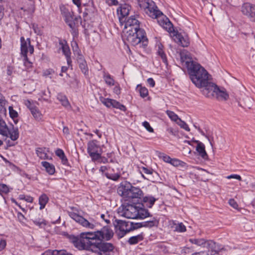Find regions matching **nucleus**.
Returning a JSON list of instances; mask_svg holds the SVG:
<instances>
[{
  "label": "nucleus",
  "mask_w": 255,
  "mask_h": 255,
  "mask_svg": "<svg viewBox=\"0 0 255 255\" xmlns=\"http://www.w3.org/2000/svg\"><path fill=\"white\" fill-rule=\"evenodd\" d=\"M201 92L206 97L211 99H216L218 101H227L229 97L225 90H222L211 82L201 90Z\"/></svg>",
  "instance_id": "obj_5"
},
{
  "label": "nucleus",
  "mask_w": 255,
  "mask_h": 255,
  "mask_svg": "<svg viewBox=\"0 0 255 255\" xmlns=\"http://www.w3.org/2000/svg\"><path fill=\"white\" fill-rule=\"evenodd\" d=\"M59 44L61 46L60 48L62 49V52L65 57L71 56L70 50L66 40L65 39H59Z\"/></svg>",
  "instance_id": "obj_18"
},
{
  "label": "nucleus",
  "mask_w": 255,
  "mask_h": 255,
  "mask_svg": "<svg viewBox=\"0 0 255 255\" xmlns=\"http://www.w3.org/2000/svg\"><path fill=\"white\" fill-rule=\"evenodd\" d=\"M162 159L167 163H170L172 158L167 155H164L162 156Z\"/></svg>",
  "instance_id": "obj_62"
},
{
  "label": "nucleus",
  "mask_w": 255,
  "mask_h": 255,
  "mask_svg": "<svg viewBox=\"0 0 255 255\" xmlns=\"http://www.w3.org/2000/svg\"><path fill=\"white\" fill-rule=\"evenodd\" d=\"M54 73V71L52 69H48L44 71L43 75L45 77H48Z\"/></svg>",
  "instance_id": "obj_55"
},
{
  "label": "nucleus",
  "mask_w": 255,
  "mask_h": 255,
  "mask_svg": "<svg viewBox=\"0 0 255 255\" xmlns=\"http://www.w3.org/2000/svg\"><path fill=\"white\" fill-rule=\"evenodd\" d=\"M142 171L147 174H151L152 173V170L148 169L146 167H142Z\"/></svg>",
  "instance_id": "obj_64"
},
{
  "label": "nucleus",
  "mask_w": 255,
  "mask_h": 255,
  "mask_svg": "<svg viewBox=\"0 0 255 255\" xmlns=\"http://www.w3.org/2000/svg\"><path fill=\"white\" fill-rule=\"evenodd\" d=\"M8 133V127L5 122L0 118V134L2 135H6Z\"/></svg>",
  "instance_id": "obj_33"
},
{
  "label": "nucleus",
  "mask_w": 255,
  "mask_h": 255,
  "mask_svg": "<svg viewBox=\"0 0 255 255\" xmlns=\"http://www.w3.org/2000/svg\"><path fill=\"white\" fill-rule=\"evenodd\" d=\"M156 199L153 196H145L143 197L142 201L148 208H151L154 205Z\"/></svg>",
  "instance_id": "obj_25"
},
{
  "label": "nucleus",
  "mask_w": 255,
  "mask_h": 255,
  "mask_svg": "<svg viewBox=\"0 0 255 255\" xmlns=\"http://www.w3.org/2000/svg\"><path fill=\"white\" fill-rule=\"evenodd\" d=\"M229 204L235 209H237L238 207L237 203L233 199H231L229 200Z\"/></svg>",
  "instance_id": "obj_58"
},
{
  "label": "nucleus",
  "mask_w": 255,
  "mask_h": 255,
  "mask_svg": "<svg viewBox=\"0 0 255 255\" xmlns=\"http://www.w3.org/2000/svg\"><path fill=\"white\" fill-rule=\"evenodd\" d=\"M113 223L119 238H123L126 234L129 232V222L116 219Z\"/></svg>",
  "instance_id": "obj_9"
},
{
  "label": "nucleus",
  "mask_w": 255,
  "mask_h": 255,
  "mask_svg": "<svg viewBox=\"0 0 255 255\" xmlns=\"http://www.w3.org/2000/svg\"><path fill=\"white\" fill-rule=\"evenodd\" d=\"M227 179H232V178H234V179H237L239 181H241L242 180V177L240 175H238V174H231L230 175H229L227 177Z\"/></svg>",
  "instance_id": "obj_57"
},
{
  "label": "nucleus",
  "mask_w": 255,
  "mask_h": 255,
  "mask_svg": "<svg viewBox=\"0 0 255 255\" xmlns=\"http://www.w3.org/2000/svg\"><path fill=\"white\" fill-rule=\"evenodd\" d=\"M113 107L120 109V110L124 112L127 110L126 107L124 105L121 104L115 100H114Z\"/></svg>",
  "instance_id": "obj_38"
},
{
  "label": "nucleus",
  "mask_w": 255,
  "mask_h": 255,
  "mask_svg": "<svg viewBox=\"0 0 255 255\" xmlns=\"http://www.w3.org/2000/svg\"><path fill=\"white\" fill-rule=\"evenodd\" d=\"M142 227L145 228H152L157 227L159 224V221L155 218H153L151 220L141 222Z\"/></svg>",
  "instance_id": "obj_23"
},
{
  "label": "nucleus",
  "mask_w": 255,
  "mask_h": 255,
  "mask_svg": "<svg viewBox=\"0 0 255 255\" xmlns=\"http://www.w3.org/2000/svg\"><path fill=\"white\" fill-rule=\"evenodd\" d=\"M20 50H21V53H27L28 51V47L27 45L28 44V41H27V39L25 40L24 38L22 36L20 37Z\"/></svg>",
  "instance_id": "obj_32"
},
{
  "label": "nucleus",
  "mask_w": 255,
  "mask_h": 255,
  "mask_svg": "<svg viewBox=\"0 0 255 255\" xmlns=\"http://www.w3.org/2000/svg\"><path fill=\"white\" fill-rule=\"evenodd\" d=\"M137 203L122 204L118 209V213L121 216L128 219H136Z\"/></svg>",
  "instance_id": "obj_7"
},
{
  "label": "nucleus",
  "mask_w": 255,
  "mask_h": 255,
  "mask_svg": "<svg viewBox=\"0 0 255 255\" xmlns=\"http://www.w3.org/2000/svg\"><path fill=\"white\" fill-rule=\"evenodd\" d=\"M151 0H138V4L141 9L144 10L149 5V1Z\"/></svg>",
  "instance_id": "obj_40"
},
{
  "label": "nucleus",
  "mask_w": 255,
  "mask_h": 255,
  "mask_svg": "<svg viewBox=\"0 0 255 255\" xmlns=\"http://www.w3.org/2000/svg\"><path fill=\"white\" fill-rule=\"evenodd\" d=\"M130 9V6L127 4L122 5L120 8H118V13H119V11H120L121 16H119V19L120 21H121L125 17L128 15Z\"/></svg>",
  "instance_id": "obj_19"
},
{
  "label": "nucleus",
  "mask_w": 255,
  "mask_h": 255,
  "mask_svg": "<svg viewBox=\"0 0 255 255\" xmlns=\"http://www.w3.org/2000/svg\"><path fill=\"white\" fill-rule=\"evenodd\" d=\"M186 230V227L182 223L178 224L175 227V231L179 232H184Z\"/></svg>",
  "instance_id": "obj_47"
},
{
  "label": "nucleus",
  "mask_w": 255,
  "mask_h": 255,
  "mask_svg": "<svg viewBox=\"0 0 255 255\" xmlns=\"http://www.w3.org/2000/svg\"><path fill=\"white\" fill-rule=\"evenodd\" d=\"M85 240H86L85 239H83L80 236V238L74 237L73 242L75 247L79 250H86L91 251L92 244H88V242Z\"/></svg>",
  "instance_id": "obj_11"
},
{
  "label": "nucleus",
  "mask_w": 255,
  "mask_h": 255,
  "mask_svg": "<svg viewBox=\"0 0 255 255\" xmlns=\"http://www.w3.org/2000/svg\"><path fill=\"white\" fill-rule=\"evenodd\" d=\"M175 40L182 47H188L190 44L189 38L185 33L183 35L181 33H177L175 35Z\"/></svg>",
  "instance_id": "obj_14"
},
{
  "label": "nucleus",
  "mask_w": 255,
  "mask_h": 255,
  "mask_svg": "<svg viewBox=\"0 0 255 255\" xmlns=\"http://www.w3.org/2000/svg\"><path fill=\"white\" fill-rule=\"evenodd\" d=\"M36 153L40 158H44L46 156L45 148H37L36 150Z\"/></svg>",
  "instance_id": "obj_43"
},
{
  "label": "nucleus",
  "mask_w": 255,
  "mask_h": 255,
  "mask_svg": "<svg viewBox=\"0 0 255 255\" xmlns=\"http://www.w3.org/2000/svg\"><path fill=\"white\" fill-rule=\"evenodd\" d=\"M209 240H206L203 238L196 239L191 238L189 239V241L192 244H195L199 247H205L208 246V242Z\"/></svg>",
  "instance_id": "obj_22"
},
{
  "label": "nucleus",
  "mask_w": 255,
  "mask_h": 255,
  "mask_svg": "<svg viewBox=\"0 0 255 255\" xmlns=\"http://www.w3.org/2000/svg\"><path fill=\"white\" fill-rule=\"evenodd\" d=\"M0 192L7 194L9 192V189L7 185L4 184H0Z\"/></svg>",
  "instance_id": "obj_50"
},
{
  "label": "nucleus",
  "mask_w": 255,
  "mask_h": 255,
  "mask_svg": "<svg viewBox=\"0 0 255 255\" xmlns=\"http://www.w3.org/2000/svg\"><path fill=\"white\" fill-rule=\"evenodd\" d=\"M147 14L152 18H156L159 15L162 14V12L157 8H153V10L147 9Z\"/></svg>",
  "instance_id": "obj_31"
},
{
  "label": "nucleus",
  "mask_w": 255,
  "mask_h": 255,
  "mask_svg": "<svg viewBox=\"0 0 255 255\" xmlns=\"http://www.w3.org/2000/svg\"><path fill=\"white\" fill-rule=\"evenodd\" d=\"M147 82L151 87H153L155 86V81L152 78H149L147 80Z\"/></svg>",
  "instance_id": "obj_61"
},
{
  "label": "nucleus",
  "mask_w": 255,
  "mask_h": 255,
  "mask_svg": "<svg viewBox=\"0 0 255 255\" xmlns=\"http://www.w3.org/2000/svg\"><path fill=\"white\" fill-rule=\"evenodd\" d=\"M114 233L109 226H104L100 230L95 232H84L80 234V237L85 239L88 244H96L99 240H110L113 237Z\"/></svg>",
  "instance_id": "obj_3"
},
{
  "label": "nucleus",
  "mask_w": 255,
  "mask_h": 255,
  "mask_svg": "<svg viewBox=\"0 0 255 255\" xmlns=\"http://www.w3.org/2000/svg\"><path fill=\"white\" fill-rule=\"evenodd\" d=\"M142 125L148 131L150 132H153L154 130L153 128L150 127L148 122L144 121L142 123Z\"/></svg>",
  "instance_id": "obj_52"
},
{
  "label": "nucleus",
  "mask_w": 255,
  "mask_h": 255,
  "mask_svg": "<svg viewBox=\"0 0 255 255\" xmlns=\"http://www.w3.org/2000/svg\"><path fill=\"white\" fill-rule=\"evenodd\" d=\"M6 242L5 240H0V252L2 251L6 247Z\"/></svg>",
  "instance_id": "obj_59"
},
{
  "label": "nucleus",
  "mask_w": 255,
  "mask_h": 255,
  "mask_svg": "<svg viewBox=\"0 0 255 255\" xmlns=\"http://www.w3.org/2000/svg\"><path fill=\"white\" fill-rule=\"evenodd\" d=\"M207 248L209 249V251L206 253V255H219L217 248L216 243L213 241H209L208 242V246Z\"/></svg>",
  "instance_id": "obj_16"
},
{
  "label": "nucleus",
  "mask_w": 255,
  "mask_h": 255,
  "mask_svg": "<svg viewBox=\"0 0 255 255\" xmlns=\"http://www.w3.org/2000/svg\"><path fill=\"white\" fill-rule=\"evenodd\" d=\"M163 48V46L161 44H158V45L157 53H158V55L162 59V61L165 64H167V59L166 55L165 53H164Z\"/></svg>",
  "instance_id": "obj_29"
},
{
  "label": "nucleus",
  "mask_w": 255,
  "mask_h": 255,
  "mask_svg": "<svg viewBox=\"0 0 255 255\" xmlns=\"http://www.w3.org/2000/svg\"><path fill=\"white\" fill-rule=\"evenodd\" d=\"M195 142L197 143L196 149L199 155L203 158L206 159L208 157V155L205 150L204 144L198 140H195Z\"/></svg>",
  "instance_id": "obj_17"
},
{
  "label": "nucleus",
  "mask_w": 255,
  "mask_h": 255,
  "mask_svg": "<svg viewBox=\"0 0 255 255\" xmlns=\"http://www.w3.org/2000/svg\"><path fill=\"white\" fill-rule=\"evenodd\" d=\"M125 21V29H127L125 36L127 40L132 45L135 46L140 42L144 46H147L148 39L145 31L139 27V21L135 17L131 16Z\"/></svg>",
  "instance_id": "obj_1"
},
{
  "label": "nucleus",
  "mask_w": 255,
  "mask_h": 255,
  "mask_svg": "<svg viewBox=\"0 0 255 255\" xmlns=\"http://www.w3.org/2000/svg\"><path fill=\"white\" fill-rule=\"evenodd\" d=\"M19 199L20 200H24L26 202L29 203H32L33 202V199L32 197L27 196H25L24 195L21 194L19 196Z\"/></svg>",
  "instance_id": "obj_48"
},
{
  "label": "nucleus",
  "mask_w": 255,
  "mask_h": 255,
  "mask_svg": "<svg viewBox=\"0 0 255 255\" xmlns=\"http://www.w3.org/2000/svg\"><path fill=\"white\" fill-rule=\"evenodd\" d=\"M55 154L56 155L58 156L61 160V162L64 165H67L68 161V159L65 156V154L64 153V152L63 150L61 149L58 148L55 151Z\"/></svg>",
  "instance_id": "obj_26"
},
{
  "label": "nucleus",
  "mask_w": 255,
  "mask_h": 255,
  "mask_svg": "<svg viewBox=\"0 0 255 255\" xmlns=\"http://www.w3.org/2000/svg\"><path fill=\"white\" fill-rule=\"evenodd\" d=\"M6 137H9L10 139L15 141L18 139L19 137V132L18 129L17 128H14L13 126H12V128L11 130H10L8 128V133L6 134V135H3Z\"/></svg>",
  "instance_id": "obj_21"
},
{
  "label": "nucleus",
  "mask_w": 255,
  "mask_h": 255,
  "mask_svg": "<svg viewBox=\"0 0 255 255\" xmlns=\"http://www.w3.org/2000/svg\"><path fill=\"white\" fill-rule=\"evenodd\" d=\"M176 123L182 128L184 129L186 131H190V128H189L187 124L181 119H179V120L176 122Z\"/></svg>",
  "instance_id": "obj_46"
},
{
  "label": "nucleus",
  "mask_w": 255,
  "mask_h": 255,
  "mask_svg": "<svg viewBox=\"0 0 255 255\" xmlns=\"http://www.w3.org/2000/svg\"><path fill=\"white\" fill-rule=\"evenodd\" d=\"M121 176V175L120 173H106V176L107 178L115 181H118L120 178Z\"/></svg>",
  "instance_id": "obj_39"
},
{
  "label": "nucleus",
  "mask_w": 255,
  "mask_h": 255,
  "mask_svg": "<svg viewBox=\"0 0 255 255\" xmlns=\"http://www.w3.org/2000/svg\"><path fill=\"white\" fill-rule=\"evenodd\" d=\"M104 240H99L96 244L92 245L91 252L93 253L103 252L104 255H114L115 247L114 245Z\"/></svg>",
  "instance_id": "obj_8"
},
{
  "label": "nucleus",
  "mask_w": 255,
  "mask_h": 255,
  "mask_svg": "<svg viewBox=\"0 0 255 255\" xmlns=\"http://www.w3.org/2000/svg\"><path fill=\"white\" fill-rule=\"evenodd\" d=\"M103 78L106 83L108 85L113 86L114 85L115 81L110 74L105 73L104 75Z\"/></svg>",
  "instance_id": "obj_35"
},
{
  "label": "nucleus",
  "mask_w": 255,
  "mask_h": 255,
  "mask_svg": "<svg viewBox=\"0 0 255 255\" xmlns=\"http://www.w3.org/2000/svg\"><path fill=\"white\" fill-rule=\"evenodd\" d=\"M27 41H28V44L29 45V51L30 54H32L34 52V47L30 44V39L29 38H27Z\"/></svg>",
  "instance_id": "obj_60"
},
{
  "label": "nucleus",
  "mask_w": 255,
  "mask_h": 255,
  "mask_svg": "<svg viewBox=\"0 0 255 255\" xmlns=\"http://www.w3.org/2000/svg\"><path fill=\"white\" fill-rule=\"evenodd\" d=\"M166 114L168 116V117L170 118V119L172 121H173L174 122H177L180 119L178 117V116L172 111L167 110L166 111Z\"/></svg>",
  "instance_id": "obj_41"
},
{
  "label": "nucleus",
  "mask_w": 255,
  "mask_h": 255,
  "mask_svg": "<svg viewBox=\"0 0 255 255\" xmlns=\"http://www.w3.org/2000/svg\"><path fill=\"white\" fill-rule=\"evenodd\" d=\"M139 87H140V89H139L140 96L143 98L147 97L148 95V90L145 87H142L141 86H140V85H138L137 87L138 88Z\"/></svg>",
  "instance_id": "obj_45"
},
{
  "label": "nucleus",
  "mask_w": 255,
  "mask_h": 255,
  "mask_svg": "<svg viewBox=\"0 0 255 255\" xmlns=\"http://www.w3.org/2000/svg\"><path fill=\"white\" fill-rule=\"evenodd\" d=\"M77 60L79 64V67L80 68L82 72L85 75H88V67L84 56L81 54H78Z\"/></svg>",
  "instance_id": "obj_15"
},
{
  "label": "nucleus",
  "mask_w": 255,
  "mask_h": 255,
  "mask_svg": "<svg viewBox=\"0 0 255 255\" xmlns=\"http://www.w3.org/2000/svg\"><path fill=\"white\" fill-rule=\"evenodd\" d=\"M9 115H10V117L14 119V118L17 117L18 116V114L17 113V112H16L15 110H14L13 109V108L11 107H9Z\"/></svg>",
  "instance_id": "obj_51"
},
{
  "label": "nucleus",
  "mask_w": 255,
  "mask_h": 255,
  "mask_svg": "<svg viewBox=\"0 0 255 255\" xmlns=\"http://www.w3.org/2000/svg\"><path fill=\"white\" fill-rule=\"evenodd\" d=\"M137 206L136 219H143L151 216L148 210L144 208V206L142 203H137Z\"/></svg>",
  "instance_id": "obj_13"
},
{
  "label": "nucleus",
  "mask_w": 255,
  "mask_h": 255,
  "mask_svg": "<svg viewBox=\"0 0 255 255\" xmlns=\"http://www.w3.org/2000/svg\"><path fill=\"white\" fill-rule=\"evenodd\" d=\"M188 73L195 85L203 89L209 82V73L198 63L190 60L186 62Z\"/></svg>",
  "instance_id": "obj_2"
},
{
  "label": "nucleus",
  "mask_w": 255,
  "mask_h": 255,
  "mask_svg": "<svg viewBox=\"0 0 255 255\" xmlns=\"http://www.w3.org/2000/svg\"><path fill=\"white\" fill-rule=\"evenodd\" d=\"M183 163V162L179 159L176 158H172L170 164L174 166H178L179 165H181Z\"/></svg>",
  "instance_id": "obj_49"
},
{
  "label": "nucleus",
  "mask_w": 255,
  "mask_h": 255,
  "mask_svg": "<svg viewBox=\"0 0 255 255\" xmlns=\"http://www.w3.org/2000/svg\"><path fill=\"white\" fill-rule=\"evenodd\" d=\"M64 17L65 22L71 28L70 32L73 37L78 35V29L79 23H81L80 16H74V13L72 11H69L63 16Z\"/></svg>",
  "instance_id": "obj_6"
},
{
  "label": "nucleus",
  "mask_w": 255,
  "mask_h": 255,
  "mask_svg": "<svg viewBox=\"0 0 255 255\" xmlns=\"http://www.w3.org/2000/svg\"><path fill=\"white\" fill-rule=\"evenodd\" d=\"M143 233H142L137 236L130 237L128 240V243L130 245H134L137 244L139 241L143 240Z\"/></svg>",
  "instance_id": "obj_28"
},
{
  "label": "nucleus",
  "mask_w": 255,
  "mask_h": 255,
  "mask_svg": "<svg viewBox=\"0 0 255 255\" xmlns=\"http://www.w3.org/2000/svg\"><path fill=\"white\" fill-rule=\"evenodd\" d=\"M118 194L124 198L141 199L143 196L142 191L139 187H134L128 181L122 182L117 189Z\"/></svg>",
  "instance_id": "obj_4"
},
{
  "label": "nucleus",
  "mask_w": 255,
  "mask_h": 255,
  "mask_svg": "<svg viewBox=\"0 0 255 255\" xmlns=\"http://www.w3.org/2000/svg\"><path fill=\"white\" fill-rule=\"evenodd\" d=\"M141 227H142L141 222H140V223L130 222V223H129V232H130L131 231H133L134 230L138 229Z\"/></svg>",
  "instance_id": "obj_42"
},
{
  "label": "nucleus",
  "mask_w": 255,
  "mask_h": 255,
  "mask_svg": "<svg viewBox=\"0 0 255 255\" xmlns=\"http://www.w3.org/2000/svg\"><path fill=\"white\" fill-rule=\"evenodd\" d=\"M157 8L156 5H155V3L154 1L152 0H151V1H149V5L147 6V8H145L144 11L147 14V9L149 10H153V8Z\"/></svg>",
  "instance_id": "obj_53"
},
{
  "label": "nucleus",
  "mask_w": 255,
  "mask_h": 255,
  "mask_svg": "<svg viewBox=\"0 0 255 255\" xmlns=\"http://www.w3.org/2000/svg\"><path fill=\"white\" fill-rule=\"evenodd\" d=\"M41 165L45 168L46 172L50 175H53L55 172V166L48 162L42 161Z\"/></svg>",
  "instance_id": "obj_24"
},
{
  "label": "nucleus",
  "mask_w": 255,
  "mask_h": 255,
  "mask_svg": "<svg viewBox=\"0 0 255 255\" xmlns=\"http://www.w3.org/2000/svg\"><path fill=\"white\" fill-rule=\"evenodd\" d=\"M100 147L98 144V141L93 140L88 143L87 151L88 153L91 152H97L100 151Z\"/></svg>",
  "instance_id": "obj_20"
},
{
  "label": "nucleus",
  "mask_w": 255,
  "mask_h": 255,
  "mask_svg": "<svg viewBox=\"0 0 255 255\" xmlns=\"http://www.w3.org/2000/svg\"><path fill=\"white\" fill-rule=\"evenodd\" d=\"M57 99L64 107H67L70 106L69 102L65 95L61 93H59L57 95Z\"/></svg>",
  "instance_id": "obj_30"
},
{
  "label": "nucleus",
  "mask_w": 255,
  "mask_h": 255,
  "mask_svg": "<svg viewBox=\"0 0 255 255\" xmlns=\"http://www.w3.org/2000/svg\"><path fill=\"white\" fill-rule=\"evenodd\" d=\"M49 201V198L46 194H42L39 197V204L40 205V209L42 210L44 209L45 207V205L48 203Z\"/></svg>",
  "instance_id": "obj_27"
},
{
  "label": "nucleus",
  "mask_w": 255,
  "mask_h": 255,
  "mask_svg": "<svg viewBox=\"0 0 255 255\" xmlns=\"http://www.w3.org/2000/svg\"><path fill=\"white\" fill-rule=\"evenodd\" d=\"M113 91L117 95H120L121 94V88L120 86H116L113 89Z\"/></svg>",
  "instance_id": "obj_63"
},
{
  "label": "nucleus",
  "mask_w": 255,
  "mask_h": 255,
  "mask_svg": "<svg viewBox=\"0 0 255 255\" xmlns=\"http://www.w3.org/2000/svg\"><path fill=\"white\" fill-rule=\"evenodd\" d=\"M31 113L36 120L39 121L41 119L42 115L37 108L32 109Z\"/></svg>",
  "instance_id": "obj_37"
},
{
  "label": "nucleus",
  "mask_w": 255,
  "mask_h": 255,
  "mask_svg": "<svg viewBox=\"0 0 255 255\" xmlns=\"http://www.w3.org/2000/svg\"><path fill=\"white\" fill-rule=\"evenodd\" d=\"M21 54L24 57V65L25 66H27V64H28L29 65V67H31L32 66V63L30 62L28 60V58L27 57V53H25V54H24V53H21Z\"/></svg>",
  "instance_id": "obj_54"
},
{
  "label": "nucleus",
  "mask_w": 255,
  "mask_h": 255,
  "mask_svg": "<svg viewBox=\"0 0 255 255\" xmlns=\"http://www.w3.org/2000/svg\"><path fill=\"white\" fill-rule=\"evenodd\" d=\"M102 152V149H100L99 152H91L90 153H88L90 156L91 157L92 160L96 161H100L101 158H102L101 153Z\"/></svg>",
  "instance_id": "obj_34"
},
{
  "label": "nucleus",
  "mask_w": 255,
  "mask_h": 255,
  "mask_svg": "<svg viewBox=\"0 0 255 255\" xmlns=\"http://www.w3.org/2000/svg\"><path fill=\"white\" fill-rule=\"evenodd\" d=\"M100 101L101 102L105 105L106 107L108 108H110L111 107H113L114 100L109 99V98H104L102 97L100 98Z\"/></svg>",
  "instance_id": "obj_36"
},
{
  "label": "nucleus",
  "mask_w": 255,
  "mask_h": 255,
  "mask_svg": "<svg viewBox=\"0 0 255 255\" xmlns=\"http://www.w3.org/2000/svg\"><path fill=\"white\" fill-rule=\"evenodd\" d=\"M32 221L35 225L38 226L39 228H42L46 225V221L44 219H35L32 220Z\"/></svg>",
  "instance_id": "obj_44"
},
{
  "label": "nucleus",
  "mask_w": 255,
  "mask_h": 255,
  "mask_svg": "<svg viewBox=\"0 0 255 255\" xmlns=\"http://www.w3.org/2000/svg\"><path fill=\"white\" fill-rule=\"evenodd\" d=\"M255 10V4L249 2L244 3L241 7V11L243 14L251 18Z\"/></svg>",
  "instance_id": "obj_12"
},
{
  "label": "nucleus",
  "mask_w": 255,
  "mask_h": 255,
  "mask_svg": "<svg viewBox=\"0 0 255 255\" xmlns=\"http://www.w3.org/2000/svg\"><path fill=\"white\" fill-rule=\"evenodd\" d=\"M69 216L75 220L76 222L78 223L82 226L90 229H93L94 225L90 223L87 220L85 219L81 216L77 214V213L73 212H69Z\"/></svg>",
  "instance_id": "obj_10"
},
{
  "label": "nucleus",
  "mask_w": 255,
  "mask_h": 255,
  "mask_svg": "<svg viewBox=\"0 0 255 255\" xmlns=\"http://www.w3.org/2000/svg\"><path fill=\"white\" fill-rule=\"evenodd\" d=\"M60 9L61 11V14L63 16L64 14H66L69 10L68 8H67L65 5H61L60 6Z\"/></svg>",
  "instance_id": "obj_56"
}]
</instances>
